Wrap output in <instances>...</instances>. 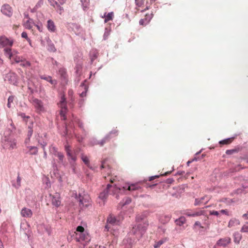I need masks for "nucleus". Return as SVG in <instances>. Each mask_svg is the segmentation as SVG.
I'll return each mask as SVG.
<instances>
[{
	"label": "nucleus",
	"instance_id": "obj_37",
	"mask_svg": "<svg viewBox=\"0 0 248 248\" xmlns=\"http://www.w3.org/2000/svg\"><path fill=\"white\" fill-rule=\"evenodd\" d=\"M238 150L237 149H232V150H227L226 151V154L227 155H232L235 153H237Z\"/></svg>",
	"mask_w": 248,
	"mask_h": 248
},
{
	"label": "nucleus",
	"instance_id": "obj_48",
	"mask_svg": "<svg viewBox=\"0 0 248 248\" xmlns=\"http://www.w3.org/2000/svg\"><path fill=\"white\" fill-rule=\"evenodd\" d=\"M21 181V177L19 175H18L17 178L16 182H17V185L19 186H20Z\"/></svg>",
	"mask_w": 248,
	"mask_h": 248
},
{
	"label": "nucleus",
	"instance_id": "obj_31",
	"mask_svg": "<svg viewBox=\"0 0 248 248\" xmlns=\"http://www.w3.org/2000/svg\"><path fill=\"white\" fill-rule=\"evenodd\" d=\"M203 214V211L202 210H199L197 211H193L192 212V217H198L200 216Z\"/></svg>",
	"mask_w": 248,
	"mask_h": 248
},
{
	"label": "nucleus",
	"instance_id": "obj_10",
	"mask_svg": "<svg viewBox=\"0 0 248 248\" xmlns=\"http://www.w3.org/2000/svg\"><path fill=\"white\" fill-rule=\"evenodd\" d=\"M135 3L137 6L136 8L138 10H140V8L144 9L143 10H141V12L143 11L144 10L148 9V7L147 5V0H135Z\"/></svg>",
	"mask_w": 248,
	"mask_h": 248
},
{
	"label": "nucleus",
	"instance_id": "obj_15",
	"mask_svg": "<svg viewBox=\"0 0 248 248\" xmlns=\"http://www.w3.org/2000/svg\"><path fill=\"white\" fill-rule=\"evenodd\" d=\"M152 14H146V15L145 16V17L144 18L141 19L140 20L139 22L140 25H141L142 26L146 25L147 23H149V22L152 19Z\"/></svg>",
	"mask_w": 248,
	"mask_h": 248
},
{
	"label": "nucleus",
	"instance_id": "obj_20",
	"mask_svg": "<svg viewBox=\"0 0 248 248\" xmlns=\"http://www.w3.org/2000/svg\"><path fill=\"white\" fill-rule=\"evenodd\" d=\"M40 78L41 79L46 80V81L50 82L52 85L56 84V81L55 80H52V78L50 76H41Z\"/></svg>",
	"mask_w": 248,
	"mask_h": 248
},
{
	"label": "nucleus",
	"instance_id": "obj_9",
	"mask_svg": "<svg viewBox=\"0 0 248 248\" xmlns=\"http://www.w3.org/2000/svg\"><path fill=\"white\" fill-rule=\"evenodd\" d=\"M1 12L5 16L10 17L13 14V10L12 7L7 4L3 5L1 7Z\"/></svg>",
	"mask_w": 248,
	"mask_h": 248
},
{
	"label": "nucleus",
	"instance_id": "obj_56",
	"mask_svg": "<svg viewBox=\"0 0 248 248\" xmlns=\"http://www.w3.org/2000/svg\"><path fill=\"white\" fill-rule=\"evenodd\" d=\"M170 173H171V171H167V172H165V173L161 174V176H167L168 174H170Z\"/></svg>",
	"mask_w": 248,
	"mask_h": 248
},
{
	"label": "nucleus",
	"instance_id": "obj_39",
	"mask_svg": "<svg viewBox=\"0 0 248 248\" xmlns=\"http://www.w3.org/2000/svg\"><path fill=\"white\" fill-rule=\"evenodd\" d=\"M55 155L57 156L58 157L59 159H60V160L61 161H62L63 160V159L64 158V155H63V154L61 153H57V154H55Z\"/></svg>",
	"mask_w": 248,
	"mask_h": 248
},
{
	"label": "nucleus",
	"instance_id": "obj_2",
	"mask_svg": "<svg viewBox=\"0 0 248 248\" xmlns=\"http://www.w3.org/2000/svg\"><path fill=\"white\" fill-rule=\"evenodd\" d=\"M3 51L5 56H6L9 59H12L14 60L16 63H19L22 61V57H20L16 55L17 53V52L14 51L13 52H12V49L11 48H4Z\"/></svg>",
	"mask_w": 248,
	"mask_h": 248
},
{
	"label": "nucleus",
	"instance_id": "obj_16",
	"mask_svg": "<svg viewBox=\"0 0 248 248\" xmlns=\"http://www.w3.org/2000/svg\"><path fill=\"white\" fill-rule=\"evenodd\" d=\"M6 78L12 83L14 84L17 80V75L14 73H9L6 76Z\"/></svg>",
	"mask_w": 248,
	"mask_h": 248
},
{
	"label": "nucleus",
	"instance_id": "obj_30",
	"mask_svg": "<svg viewBox=\"0 0 248 248\" xmlns=\"http://www.w3.org/2000/svg\"><path fill=\"white\" fill-rule=\"evenodd\" d=\"M20 63V65L22 67H29L31 65V63L24 59H22V61H21Z\"/></svg>",
	"mask_w": 248,
	"mask_h": 248
},
{
	"label": "nucleus",
	"instance_id": "obj_36",
	"mask_svg": "<svg viewBox=\"0 0 248 248\" xmlns=\"http://www.w3.org/2000/svg\"><path fill=\"white\" fill-rule=\"evenodd\" d=\"M241 232H248V224H246L244 225L241 230Z\"/></svg>",
	"mask_w": 248,
	"mask_h": 248
},
{
	"label": "nucleus",
	"instance_id": "obj_53",
	"mask_svg": "<svg viewBox=\"0 0 248 248\" xmlns=\"http://www.w3.org/2000/svg\"><path fill=\"white\" fill-rule=\"evenodd\" d=\"M242 217L245 219H248V213L244 214Z\"/></svg>",
	"mask_w": 248,
	"mask_h": 248
},
{
	"label": "nucleus",
	"instance_id": "obj_47",
	"mask_svg": "<svg viewBox=\"0 0 248 248\" xmlns=\"http://www.w3.org/2000/svg\"><path fill=\"white\" fill-rule=\"evenodd\" d=\"M220 212L226 215L229 216V211L227 209L221 210H220Z\"/></svg>",
	"mask_w": 248,
	"mask_h": 248
},
{
	"label": "nucleus",
	"instance_id": "obj_23",
	"mask_svg": "<svg viewBox=\"0 0 248 248\" xmlns=\"http://www.w3.org/2000/svg\"><path fill=\"white\" fill-rule=\"evenodd\" d=\"M131 202V199L129 198H126L125 199H124L122 202H121L119 206H121V208L124 207V205L129 204Z\"/></svg>",
	"mask_w": 248,
	"mask_h": 248
},
{
	"label": "nucleus",
	"instance_id": "obj_3",
	"mask_svg": "<svg viewBox=\"0 0 248 248\" xmlns=\"http://www.w3.org/2000/svg\"><path fill=\"white\" fill-rule=\"evenodd\" d=\"M31 102L35 108L36 112L41 113L45 111V108L41 100L37 98H32L31 100Z\"/></svg>",
	"mask_w": 248,
	"mask_h": 248
},
{
	"label": "nucleus",
	"instance_id": "obj_18",
	"mask_svg": "<svg viewBox=\"0 0 248 248\" xmlns=\"http://www.w3.org/2000/svg\"><path fill=\"white\" fill-rule=\"evenodd\" d=\"M141 187L140 186L139 183L131 184L130 185L128 186L127 188V190L131 191L135 190H141Z\"/></svg>",
	"mask_w": 248,
	"mask_h": 248
},
{
	"label": "nucleus",
	"instance_id": "obj_19",
	"mask_svg": "<svg viewBox=\"0 0 248 248\" xmlns=\"http://www.w3.org/2000/svg\"><path fill=\"white\" fill-rule=\"evenodd\" d=\"M107 222L111 224H118L119 221L112 215H110L107 219Z\"/></svg>",
	"mask_w": 248,
	"mask_h": 248
},
{
	"label": "nucleus",
	"instance_id": "obj_22",
	"mask_svg": "<svg viewBox=\"0 0 248 248\" xmlns=\"http://www.w3.org/2000/svg\"><path fill=\"white\" fill-rule=\"evenodd\" d=\"M234 139V138H233V137L226 139H225V140L220 141L219 142V143L221 145L229 144L232 142V141Z\"/></svg>",
	"mask_w": 248,
	"mask_h": 248
},
{
	"label": "nucleus",
	"instance_id": "obj_60",
	"mask_svg": "<svg viewBox=\"0 0 248 248\" xmlns=\"http://www.w3.org/2000/svg\"><path fill=\"white\" fill-rule=\"evenodd\" d=\"M101 168H102H102H105V164H104V162H103V163H102V165H101Z\"/></svg>",
	"mask_w": 248,
	"mask_h": 248
},
{
	"label": "nucleus",
	"instance_id": "obj_34",
	"mask_svg": "<svg viewBox=\"0 0 248 248\" xmlns=\"http://www.w3.org/2000/svg\"><path fill=\"white\" fill-rule=\"evenodd\" d=\"M30 152L31 155H36L38 152L37 148L34 146L31 147L30 148Z\"/></svg>",
	"mask_w": 248,
	"mask_h": 248
},
{
	"label": "nucleus",
	"instance_id": "obj_46",
	"mask_svg": "<svg viewBox=\"0 0 248 248\" xmlns=\"http://www.w3.org/2000/svg\"><path fill=\"white\" fill-rule=\"evenodd\" d=\"M32 133H33V129H31V130H28L27 136H28L29 139H30V138L31 137Z\"/></svg>",
	"mask_w": 248,
	"mask_h": 248
},
{
	"label": "nucleus",
	"instance_id": "obj_44",
	"mask_svg": "<svg viewBox=\"0 0 248 248\" xmlns=\"http://www.w3.org/2000/svg\"><path fill=\"white\" fill-rule=\"evenodd\" d=\"M210 215L218 216L219 215V212L217 211H210Z\"/></svg>",
	"mask_w": 248,
	"mask_h": 248
},
{
	"label": "nucleus",
	"instance_id": "obj_25",
	"mask_svg": "<svg viewBox=\"0 0 248 248\" xmlns=\"http://www.w3.org/2000/svg\"><path fill=\"white\" fill-rule=\"evenodd\" d=\"M113 12L108 13V14H106V13L104 15V17H105V22L107 23L108 21L112 20L113 19Z\"/></svg>",
	"mask_w": 248,
	"mask_h": 248
},
{
	"label": "nucleus",
	"instance_id": "obj_55",
	"mask_svg": "<svg viewBox=\"0 0 248 248\" xmlns=\"http://www.w3.org/2000/svg\"><path fill=\"white\" fill-rule=\"evenodd\" d=\"M32 127H33V123L32 122H31V124H30V125H29L28 126V129L29 130H31V129H32Z\"/></svg>",
	"mask_w": 248,
	"mask_h": 248
},
{
	"label": "nucleus",
	"instance_id": "obj_7",
	"mask_svg": "<svg viewBox=\"0 0 248 248\" xmlns=\"http://www.w3.org/2000/svg\"><path fill=\"white\" fill-rule=\"evenodd\" d=\"M210 197L208 195H205L200 198H197L195 200L194 205L197 206L205 204L210 201Z\"/></svg>",
	"mask_w": 248,
	"mask_h": 248
},
{
	"label": "nucleus",
	"instance_id": "obj_12",
	"mask_svg": "<svg viewBox=\"0 0 248 248\" xmlns=\"http://www.w3.org/2000/svg\"><path fill=\"white\" fill-rule=\"evenodd\" d=\"M22 217L26 218H31L32 216V211L28 208L24 207L22 209L20 212Z\"/></svg>",
	"mask_w": 248,
	"mask_h": 248
},
{
	"label": "nucleus",
	"instance_id": "obj_58",
	"mask_svg": "<svg viewBox=\"0 0 248 248\" xmlns=\"http://www.w3.org/2000/svg\"><path fill=\"white\" fill-rule=\"evenodd\" d=\"M0 248H4L1 241L0 240Z\"/></svg>",
	"mask_w": 248,
	"mask_h": 248
},
{
	"label": "nucleus",
	"instance_id": "obj_6",
	"mask_svg": "<svg viewBox=\"0 0 248 248\" xmlns=\"http://www.w3.org/2000/svg\"><path fill=\"white\" fill-rule=\"evenodd\" d=\"M118 131L116 129L112 130L99 143L101 146H103L107 141H108L111 138L117 136Z\"/></svg>",
	"mask_w": 248,
	"mask_h": 248
},
{
	"label": "nucleus",
	"instance_id": "obj_62",
	"mask_svg": "<svg viewBox=\"0 0 248 248\" xmlns=\"http://www.w3.org/2000/svg\"><path fill=\"white\" fill-rule=\"evenodd\" d=\"M115 190L117 191H119V192H120L121 191V189L120 188H117V187H115Z\"/></svg>",
	"mask_w": 248,
	"mask_h": 248
},
{
	"label": "nucleus",
	"instance_id": "obj_51",
	"mask_svg": "<svg viewBox=\"0 0 248 248\" xmlns=\"http://www.w3.org/2000/svg\"><path fill=\"white\" fill-rule=\"evenodd\" d=\"M192 212H186L185 214L188 217H192Z\"/></svg>",
	"mask_w": 248,
	"mask_h": 248
},
{
	"label": "nucleus",
	"instance_id": "obj_41",
	"mask_svg": "<svg viewBox=\"0 0 248 248\" xmlns=\"http://www.w3.org/2000/svg\"><path fill=\"white\" fill-rule=\"evenodd\" d=\"M50 152L51 153H53L54 155L55 154H57V153H59V152H58L57 149L56 147H53V146H52L50 148Z\"/></svg>",
	"mask_w": 248,
	"mask_h": 248
},
{
	"label": "nucleus",
	"instance_id": "obj_61",
	"mask_svg": "<svg viewBox=\"0 0 248 248\" xmlns=\"http://www.w3.org/2000/svg\"><path fill=\"white\" fill-rule=\"evenodd\" d=\"M36 27H37V29H38L39 31H41V28L40 27V26H38V25H36Z\"/></svg>",
	"mask_w": 248,
	"mask_h": 248
},
{
	"label": "nucleus",
	"instance_id": "obj_14",
	"mask_svg": "<svg viewBox=\"0 0 248 248\" xmlns=\"http://www.w3.org/2000/svg\"><path fill=\"white\" fill-rule=\"evenodd\" d=\"M47 28L49 31L52 32H55L57 30L54 22L51 19L47 21Z\"/></svg>",
	"mask_w": 248,
	"mask_h": 248
},
{
	"label": "nucleus",
	"instance_id": "obj_29",
	"mask_svg": "<svg viewBox=\"0 0 248 248\" xmlns=\"http://www.w3.org/2000/svg\"><path fill=\"white\" fill-rule=\"evenodd\" d=\"M59 74L61 75V77L64 79L66 78V72L64 68H60L59 70Z\"/></svg>",
	"mask_w": 248,
	"mask_h": 248
},
{
	"label": "nucleus",
	"instance_id": "obj_8",
	"mask_svg": "<svg viewBox=\"0 0 248 248\" xmlns=\"http://www.w3.org/2000/svg\"><path fill=\"white\" fill-rule=\"evenodd\" d=\"M76 240L78 242L85 241L88 242L90 240V236L86 232H84L81 233H76Z\"/></svg>",
	"mask_w": 248,
	"mask_h": 248
},
{
	"label": "nucleus",
	"instance_id": "obj_28",
	"mask_svg": "<svg viewBox=\"0 0 248 248\" xmlns=\"http://www.w3.org/2000/svg\"><path fill=\"white\" fill-rule=\"evenodd\" d=\"M81 159L88 167H90V161L88 157L86 155H82Z\"/></svg>",
	"mask_w": 248,
	"mask_h": 248
},
{
	"label": "nucleus",
	"instance_id": "obj_21",
	"mask_svg": "<svg viewBox=\"0 0 248 248\" xmlns=\"http://www.w3.org/2000/svg\"><path fill=\"white\" fill-rule=\"evenodd\" d=\"M240 224L239 221L236 218L231 219L228 223V227L231 228L234 226L235 225H239Z\"/></svg>",
	"mask_w": 248,
	"mask_h": 248
},
{
	"label": "nucleus",
	"instance_id": "obj_50",
	"mask_svg": "<svg viewBox=\"0 0 248 248\" xmlns=\"http://www.w3.org/2000/svg\"><path fill=\"white\" fill-rule=\"evenodd\" d=\"M20 116L22 118H24V119H25V118H26V119H30V116H26L25 114L24 113H21L20 114Z\"/></svg>",
	"mask_w": 248,
	"mask_h": 248
},
{
	"label": "nucleus",
	"instance_id": "obj_1",
	"mask_svg": "<svg viewBox=\"0 0 248 248\" xmlns=\"http://www.w3.org/2000/svg\"><path fill=\"white\" fill-rule=\"evenodd\" d=\"M149 225L148 222L143 215L138 216L136 224L133 226L131 232L138 238H140L145 233Z\"/></svg>",
	"mask_w": 248,
	"mask_h": 248
},
{
	"label": "nucleus",
	"instance_id": "obj_32",
	"mask_svg": "<svg viewBox=\"0 0 248 248\" xmlns=\"http://www.w3.org/2000/svg\"><path fill=\"white\" fill-rule=\"evenodd\" d=\"M48 1L49 3L54 7H55L56 6L60 7V4L59 3V1L57 2L54 0H48Z\"/></svg>",
	"mask_w": 248,
	"mask_h": 248
},
{
	"label": "nucleus",
	"instance_id": "obj_17",
	"mask_svg": "<svg viewBox=\"0 0 248 248\" xmlns=\"http://www.w3.org/2000/svg\"><path fill=\"white\" fill-rule=\"evenodd\" d=\"M112 187L111 185L108 184L107 185L106 189L104 190L103 192H102L100 193L99 198L102 200H104L106 199L107 196H108V189L110 187Z\"/></svg>",
	"mask_w": 248,
	"mask_h": 248
},
{
	"label": "nucleus",
	"instance_id": "obj_24",
	"mask_svg": "<svg viewBox=\"0 0 248 248\" xmlns=\"http://www.w3.org/2000/svg\"><path fill=\"white\" fill-rule=\"evenodd\" d=\"M186 221V219L185 217H181L178 219H176L175 223L176 225L180 226L183 225Z\"/></svg>",
	"mask_w": 248,
	"mask_h": 248
},
{
	"label": "nucleus",
	"instance_id": "obj_5",
	"mask_svg": "<svg viewBox=\"0 0 248 248\" xmlns=\"http://www.w3.org/2000/svg\"><path fill=\"white\" fill-rule=\"evenodd\" d=\"M60 107L61 108L60 114L61 115V119L65 120L66 119L65 114L67 111L66 104L65 102V98L64 96H62L59 104Z\"/></svg>",
	"mask_w": 248,
	"mask_h": 248
},
{
	"label": "nucleus",
	"instance_id": "obj_57",
	"mask_svg": "<svg viewBox=\"0 0 248 248\" xmlns=\"http://www.w3.org/2000/svg\"><path fill=\"white\" fill-rule=\"evenodd\" d=\"M201 225V223L199 221H196L195 223V225H196V226H200Z\"/></svg>",
	"mask_w": 248,
	"mask_h": 248
},
{
	"label": "nucleus",
	"instance_id": "obj_63",
	"mask_svg": "<svg viewBox=\"0 0 248 248\" xmlns=\"http://www.w3.org/2000/svg\"><path fill=\"white\" fill-rule=\"evenodd\" d=\"M72 93H73L72 91H68V94H69V95L72 94Z\"/></svg>",
	"mask_w": 248,
	"mask_h": 248
},
{
	"label": "nucleus",
	"instance_id": "obj_13",
	"mask_svg": "<svg viewBox=\"0 0 248 248\" xmlns=\"http://www.w3.org/2000/svg\"><path fill=\"white\" fill-rule=\"evenodd\" d=\"M52 204L58 207L61 204L60 196L59 194L56 193L55 195L52 196L51 199Z\"/></svg>",
	"mask_w": 248,
	"mask_h": 248
},
{
	"label": "nucleus",
	"instance_id": "obj_40",
	"mask_svg": "<svg viewBox=\"0 0 248 248\" xmlns=\"http://www.w3.org/2000/svg\"><path fill=\"white\" fill-rule=\"evenodd\" d=\"M21 36L22 37L24 38H25L27 39V40L29 42H31V40L30 39L28 38V35H27V33L24 31L22 33H21Z\"/></svg>",
	"mask_w": 248,
	"mask_h": 248
},
{
	"label": "nucleus",
	"instance_id": "obj_49",
	"mask_svg": "<svg viewBox=\"0 0 248 248\" xmlns=\"http://www.w3.org/2000/svg\"><path fill=\"white\" fill-rule=\"evenodd\" d=\"M159 177V175H155V176L150 177L149 178V181H151L155 179V178H158Z\"/></svg>",
	"mask_w": 248,
	"mask_h": 248
},
{
	"label": "nucleus",
	"instance_id": "obj_35",
	"mask_svg": "<svg viewBox=\"0 0 248 248\" xmlns=\"http://www.w3.org/2000/svg\"><path fill=\"white\" fill-rule=\"evenodd\" d=\"M165 242L163 240H160L158 242H156L154 245L155 248H159L161 245H162Z\"/></svg>",
	"mask_w": 248,
	"mask_h": 248
},
{
	"label": "nucleus",
	"instance_id": "obj_38",
	"mask_svg": "<svg viewBox=\"0 0 248 248\" xmlns=\"http://www.w3.org/2000/svg\"><path fill=\"white\" fill-rule=\"evenodd\" d=\"M76 231L78 232V233H81L85 232L84 228L81 226H78L77 228Z\"/></svg>",
	"mask_w": 248,
	"mask_h": 248
},
{
	"label": "nucleus",
	"instance_id": "obj_54",
	"mask_svg": "<svg viewBox=\"0 0 248 248\" xmlns=\"http://www.w3.org/2000/svg\"><path fill=\"white\" fill-rule=\"evenodd\" d=\"M66 0H58L59 3L61 5L63 4L65 2Z\"/></svg>",
	"mask_w": 248,
	"mask_h": 248
},
{
	"label": "nucleus",
	"instance_id": "obj_11",
	"mask_svg": "<svg viewBox=\"0 0 248 248\" xmlns=\"http://www.w3.org/2000/svg\"><path fill=\"white\" fill-rule=\"evenodd\" d=\"M231 242V239L229 237H227L219 239L217 243L218 247H226Z\"/></svg>",
	"mask_w": 248,
	"mask_h": 248
},
{
	"label": "nucleus",
	"instance_id": "obj_33",
	"mask_svg": "<svg viewBox=\"0 0 248 248\" xmlns=\"http://www.w3.org/2000/svg\"><path fill=\"white\" fill-rule=\"evenodd\" d=\"M15 98V96L11 95L10 96L8 99V103H7V107L9 108H11V104L13 103L14 100Z\"/></svg>",
	"mask_w": 248,
	"mask_h": 248
},
{
	"label": "nucleus",
	"instance_id": "obj_43",
	"mask_svg": "<svg viewBox=\"0 0 248 248\" xmlns=\"http://www.w3.org/2000/svg\"><path fill=\"white\" fill-rule=\"evenodd\" d=\"M25 26L27 29H31L32 26L31 24L30 21H28L25 24Z\"/></svg>",
	"mask_w": 248,
	"mask_h": 248
},
{
	"label": "nucleus",
	"instance_id": "obj_26",
	"mask_svg": "<svg viewBox=\"0 0 248 248\" xmlns=\"http://www.w3.org/2000/svg\"><path fill=\"white\" fill-rule=\"evenodd\" d=\"M89 202V200L87 198L83 197L79 200V203L83 206H87Z\"/></svg>",
	"mask_w": 248,
	"mask_h": 248
},
{
	"label": "nucleus",
	"instance_id": "obj_45",
	"mask_svg": "<svg viewBox=\"0 0 248 248\" xmlns=\"http://www.w3.org/2000/svg\"><path fill=\"white\" fill-rule=\"evenodd\" d=\"M48 49L51 51H53V52H55L56 49L54 46V45H51L49 46V48Z\"/></svg>",
	"mask_w": 248,
	"mask_h": 248
},
{
	"label": "nucleus",
	"instance_id": "obj_42",
	"mask_svg": "<svg viewBox=\"0 0 248 248\" xmlns=\"http://www.w3.org/2000/svg\"><path fill=\"white\" fill-rule=\"evenodd\" d=\"M109 35V31H108L107 29H106V31H105V33L104 34V39L105 40L107 39L108 37V36Z\"/></svg>",
	"mask_w": 248,
	"mask_h": 248
},
{
	"label": "nucleus",
	"instance_id": "obj_52",
	"mask_svg": "<svg viewBox=\"0 0 248 248\" xmlns=\"http://www.w3.org/2000/svg\"><path fill=\"white\" fill-rule=\"evenodd\" d=\"M240 240V238L237 239L236 237H235L234 238V242L235 243L238 244L239 243Z\"/></svg>",
	"mask_w": 248,
	"mask_h": 248
},
{
	"label": "nucleus",
	"instance_id": "obj_59",
	"mask_svg": "<svg viewBox=\"0 0 248 248\" xmlns=\"http://www.w3.org/2000/svg\"><path fill=\"white\" fill-rule=\"evenodd\" d=\"M42 4L40 3L39 2H38V3H37V4L36 5V7H40Z\"/></svg>",
	"mask_w": 248,
	"mask_h": 248
},
{
	"label": "nucleus",
	"instance_id": "obj_27",
	"mask_svg": "<svg viewBox=\"0 0 248 248\" xmlns=\"http://www.w3.org/2000/svg\"><path fill=\"white\" fill-rule=\"evenodd\" d=\"M65 150L66 151L67 154L68 156L70 157V158L73 160V161L76 160V157L74 155H73L70 152V149L68 148V147H65Z\"/></svg>",
	"mask_w": 248,
	"mask_h": 248
},
{
	"label": "nucleus",
	"instance_id": "obj_64",
	"mask_svg": "<svg viewBox=\"0 0 248 248\" xmlns=\"http://www.w3.org/2000/svg\"><path fill=\"white\" fill-rule=\"evenodd\" d=\"M43 0H39L38 2H39L41 4H43Z\"/></svg>",
	"mask_w": 248,
	"mask_h": 248
},
{
	"label": "nucleus",
	"instance_id": "obj_4",
	"mask_svg": "<svg viewBox=\"0 0 248 248\" xmlns=\"http://www.w3.org/2000/svg\"><path fill=\"white\" fill-rule=\"evenodd\" d=\"M14 43V40L8 38L4 35L0 36V47L10 48Z\"/></svg>",
	"mask_w": 248,
	"mask_h": 248
}]
</instances>
